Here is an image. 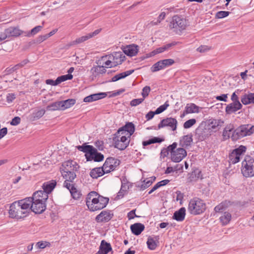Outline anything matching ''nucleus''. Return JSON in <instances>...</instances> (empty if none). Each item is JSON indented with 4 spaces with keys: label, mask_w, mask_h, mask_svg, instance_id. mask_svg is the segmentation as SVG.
<instances>
[{
    "label": "nucleus",
    "mask_w": 254,
    "mask_h": 254,
    "mask_svg": "<svg viewBox=\"0 0 254 254\" xmlns=\"http://www.w3.org/2000/svg\"><path fill=\"white\" fill-rule=\"evenodd\" d=\"M30 203L29 199L27 198L13 202L9 206V217L17 219L26 217L30 212Z\"/></svg>",
    "instance_id": "nucleus-1"
},
{
    "label": "nucleus",
    "mask_w": 254,
    "mask_h": 254,
    "mask_svg": "<svg viewBox=\"0 0 254 254\" xmlns=\"http://www.w3.org/2000/svg\"><path fill=\"white\" fill-rule=\"evenodd\" d=\"M109 199L104 197L95 191L88 193L86 198V205L90 211H96L105 208L109 202Z\"/></svg>",
    "instance_id": "nucleus-2"
},
{
    "label": "nucleus",
    "mask_w": 254,
    "mask_h": 254,
    "mask_svg": "<svg viewBox=\"0 0 254 254\" xmlns=\"http://www.w3.org/2000/svg\"><path fill=\"white\" fill-rule=\"evenodd\" d=\"M79 168V166L74 161L68 160L64 162L60 170L63 177L65 179L64 182L73 183L76 177L75 172L77 171Z\"/></svg>",
    "instance_id": "nucleus-3"
},
{
    "label": "nucleus",
    "mask_w": 254,
    "mask_h": 254,
    "mask_svg": "<svg viewBox=\"0 0 254 254\" xmlns=\"http://www.w3.org/2000/svg\"><path fill=\"white\" fill-rule=\"evenodd\" d=\"M125 59V56L121 52H114L112 54L102 56L97 64H102L107 67L111 68L122 64Z\"/></svg>",
    "instance_id": "nucleus-4"
},
{
    "label": "nucleus",
    "mask_w": 254,
    "mask_h": 254,
    "mask_svg": "<svg viewBox=\"0 0 254 254\" xmlns=\"http://www.w3.org/2000/svg\"><path fill=\"white\" fill-rule=\"evenodd\" d=\"M77 149L85 153V157L87 161H94L95 162H101L104 159V155L97 151V149L90 145L86 143L82 145L76 146Z\"/></svg>",
    "instance_id": "nucleus-5"
},
{
    "label": "nucleus",
    "mask_w": 254,
    "mask_h": 254,
    "mask_svg": "<svg viewBox=\"0 0 254 254\" xmlns=\"http://www.w3.org/2000/svg\"><path fill=\"white\" fill-rule=\"evenodd\" d=\"M189 25L188 21L186 18L181 15H176L173 16L169 27L171 29H173L177 34H180Z\"/></svg>",
    "instance_id": "nucleus-6"
},
{
    "label": "nucleus",
    "mask_w": 254,
    "mask_h": 254,
    "mask_svg": "<svg viewBox=\"0 0 254 254\" xmlns=\"http://www.w3.org/2000/svg\"><path fill=\"white\" fill-rule=\"evenodd\" d=\"M254 132V126H250L249 125H243L234 130L232 133L231 138L232 141H236L243 137L250 135Z\"/></svg>",
    "instance_id": "nucleus-7"
},
{
    "label": "nucleus",
    "mask_w": 254,
    "mask_h": 254,
    "mask_svg": "<svg viewBox=\"0 0 254 254\" xmlns=\"http://www.w3.org/2000/svg\"><path fill=\"white\" fill-rule=\"evenodd\" d=\"M206 209L205 203L198 198L191 199L189 202L188 210L192 215H198L203 213Z\"/></svg>",
    "instance_id": "nucleus-8"
},
{
    "label": "nucleus",
    "mask_w": 254,
    "mask_h": 254,
    "mask_svg": "<svg viewBox=\"0 0 254 254\" xmlns=\"http://www.w3.org/2000/svg\"><path fill=\"white\" fill-rule=\"evenodd\" d=\"M177 143L174 142L167 147V151L171 153V159L173 162H180L187 156V151L183 148L176 149Z\"/></svg>",
    "instance_id": "nucleus-9"
},
{
    "label": "nucleus",
    "mask_w": 254,
    "mask_h": 254,
    "mask_svg": "<svg viewBox=\"0 0 254 254\" xmlns=\"http://www.w3.org/2000/svg\"><path fill=\"white\" fill-rule=\"evenodd\" d=\"M241 171L243 175L246 177L254 176V159L250 156H246L242 163Z\"/></svg>",
    "instance_id": "nucleus-10"
},
{
    "label": "nucleus",
    "mask_w": 254,
    "mask_h": 254,
    "mask_svg": "<svg viewBox=\"0 0 254 254\" xmlns=\"http://www.w3.org/2000/svg\"><path fill=\"white\" fill-rule=\"evenodd\" d=\"M115 136L113 138L115 147L120 150L125 149L128 145L129 142L128 137H126V135L124 134H118V131L115 133Z\"/></svg>",
    "instance_id": "nucleus-11"
},
{
    "label": "nucleus",
    "mask_w": 254,
    "mask_h": 254,
    "mask_svg": "<svg viewBox=\"0 0 254 254\" xmlns=\"http://www.w3.org/2000/svg\"><path fill=\"white\" fill-rule=\"evenodd\" d=\"M24 33L18 27H10L5 29L4 32H0V38H1V41H2L7 37H17Z\"/></svg>",
    "instance_id": "nucleus-12"
},
{
    "label": "nucleus",
    "mask_w": 254,
    "mask_h": 254,
    "mask_svg": "<svg viewBox=\"0 0 254 254\" xmlns=\"http://www.w3.org/2000/svg\"><path fill=\"white\" fill-rule=\"evenodd\" d=\"M120 160L113 158L109 157L107 158L103 166L105 170V172L109 173L111 171H113L116 168L119 166L120 164Z\"/></svg>",
    "instance_id": "nucleus-13"
},
{
    "label": "nucleus",
    "mask_w": 254,
    "mask_h": 254,
    "mask_svg": "<svg viewBox=\"0 0 254 254\" xmlns=\"http://www.w3.org/2000/svg\"><path fill=\"white\" fill-rule=\"evenodd\" d=\"M174 63V60L171 59L160 60L152 65L151 67V70L153 72H156L168 66H171Z\"/></svg>",
    "instance_id": "nucleus-14"
},
{
    "label": "nucleus",
    "mask_w": 254,
    "mask_h": 254,
    "mask_svg": "<svg viewBox=\"0 0 254 254\" xmlns=\"http://www.w3.org/2000/svg\"><path fill=\"white\" fill-rule=\"evenodd\" d=\"M114 216V214L111 210H103L95 217V220L98 223H106L109 222Z\"/></svg>",
    "instance_id": "nucleus-15"
},
{
    "label": "nucleus",
    "mask_w": 254,
    "mask_h": 254,
    "mask_svg": "<svg viewBox=\"0 0 254 254\" xmlns=\"http://www.w3.org/2000/svg\"><path fill=\"white\" fill-rule=\"evenodd\" d=\"M177 123L178 122L176 119L167 118L161 121L158 125V127L160 129L165 127H169L172 130L175 131L177 129Z\"/></svg>",
    "instance_id": "nucleus-16"
},
{
    "label": "nucleus",
    "mask_w": 254,
    "mask_h": 254,
    "mask_svg": "<svg viewBox=\"0 0 254 254\" xmlns=\"http://www.w3.org/2000/svg\"><path fill=\"white\" fill-rule=\"evenodd\" d=\"M46 209L45 202L33 201L30 203V212L32 211L36 214L42 213Z\"/></svg>",
    "instance_id": "nucleus-17"
},
{
    "label": "nucleus",
    "mask_w": 254,
    "mask_h": 254,
    "mask_svg": "<svg viewBox=\"0 0 254 254\" xmlns=\"http://www.w3.org/2000/svg\"><path fill=\"white\" fill-rule=\"evenodd\" d=\"M134 130L135 127L134 124L131 122H128L118 130V134L128 135V137H130L134 133Z\"/></svg>",
    "instance_id": "nucleus-18"
},
{
    "label": "nucleus",
    "mask_w": 254,
    "mask_h": 254,
    "mask_svg": "<svg viewBox=\"0 0 254 254\" xmlns=\"http://www.w3.org/2000/svg\"><path fill=\"white\" fill-rule=\"evenodd\" d=\"M63 186L69 190L73 198L77 199L80 197L81 195L80 192L75 187L74 182L73 183L70 182H64Z\"/></svg>",
    "instance_id": "nucleus-19"
},
{
    "label": "nucleus",
    "mask_w": 254,
    "mask_h": 254,
    "mask_svg": "<svg viewBox=\"0 0 254 254\" xmlns=\"http://www.w3.org/2000/svg\"><path fill=\"white\" fill-rule=\"evenodd\" d=\"M48 198V195L43 190H38L34 192L32 197H27L31 202L33 201H39L45 202Z\"/></svg>",
    "instance_id": "nucleus-20"
},
{
    "label": "nucleus",
    "mask_w": 254,
    "mask_h": 254,
    "mask_svg": "<svg viewBox=\"0 0 254 254\" xmlns=\"http://www.w3.org/2000/svg\"><path fill=\"white\" fill-rule=\"evenodd\" d=\"M101 30V29H97V30H95L93 32L88 33L85 36H83L78 38H77L75 40L71 42L69 44V46H72L75 44H77L82 43V42L91 38L92 37L97 35V34H98L100 32Z\"/></svg>",
    "instance_id": "nucleus-21"
},
{
    "label": "nucleus",
    "mask_w": 254,
    "mask_h": 254,
    "mask_svg": "<svg viewBox=\"0 0 254 254\" xmlns=\"http://www.w3.org/2000/svg\"><path fill=\"white\" fill-rule=\"evenodd\" d=\"M196 135L200 140H203L211 135V131L208 128L198 127L196 129Z\"/></svg>",
    "instance_id": "nucleus-22"
},
{
    "label": "nucleus",
    "mask_w": 254,
    "mask_h": 254,
    "mask_svg": "<svg viewBox=\"0 0 254 254\" xmlns=\"http://www.w3.org/2000/svg\"><path fill=\"white\" fill-rule=\"evenodd\" d=\"M223 124V122L220 120L210 119L208 121V128L211 132H216L219 129Z\"/></svg>",
    "instance_id": "nucleus-23"
},
{
    "label": "nucleus",
    "mask_w": 254,
    "mask_h": 254,
    "mask_svg": "<svg viewBox=\"0 0 254 254\" xmlns=\"http://www.w3.org/2000/svg\"><path fill=\"white\" fill-rule=\"evenodd\" d=\"M124 53L127 56L133 57L135 56L138 51V46L134 45H129L126 46L124 49Z\"/></svg>",
    "instance_id": "nucleus-24"
},
{
    "label": "nucleus",
    "mask_w": 254,
    "mask_h": 254,
    "mask_svg": "<svg viewBox=\"0 0 254 254\" xmlns=\"http://www.w3.org/2000/svg\"><path fill=\"white\" fill-rule=\"evenodd\" d=\"M242 108V105L239 101L235 102L229 104L226 107V112L227 114H231L236 112Z\"/></svg>",
    "instance_id": "nucleus-25"
},
{
    "label": "nucleus",
    "mask_w": 254,
    "mask_h": 254,
    "mask_svg": "<svg viewBox=\"0 0 254 254\" xmlns=\"http://www.w3.org/2000/svg\"><path fill=\"white\" fill-rule=\"evenodd\" d=\"M242 103L245 105L254 104V93H248L243 95L241 99Z\"/></svg>",
    "instance_id": "nucleus-26"
},
{
    "label": "nucleus",
    "mask_w": 254,
    "mask_h": 254,
    "mask_svg": "<svg viewBox=\"0 0 254 254\" xmlns=\"http://www.w3.org/2000/svg\"><path fill=\"white\" fill-rule=\"evenodd\" d=\"M56 184L57 182L55 180H51L50 181L44 183L42 186V188L43 189V190L44 191V192H45L48 195L54 190L56 186Z\"/></svg>",
    "instance_id": "nucleus-27"
},
{
    "label": "nucleus",
    "mask_w": 254,
    "mask_h": 254,
    "mask_svg": "<svg viewBox=\"0 0 254 254\" xmlns=\"http://www.w3.org/2000/svg\"><path fill=\"white\" fill-rule=\"evenodd\" d=\"M112 251V247L109 243L102 240L100 246L99 250L97 254H107Z\"/></svg>",
    "instance_id": "nucleus-28"
},
{
    "label": "nucleus",
    "mask_w": 254,
    "mask_h": 254,
    "mask_svg": "<svg viewBox=\"0 0 254 254\" xmlns=\"http://www.w3.org/2000/svg\"><path fill=\"white\" fill-rule=\"evenodd\" d=\"M145 226L140 223H136L130 226L131 232L135 235L138 236L144 230Z\"/></svg>",
    "instance_id": "nucleus-29"
},
{
    "label": "nucleus",
    "mask_w": 254,
    "mask_h": 254,
    "mask_svg": "<svg viewBox=\"0 0 254 254\" xmlns=\"http://www.w3.org/2000/svg\"><path fill=\"white\" fill-rule=\"evenodd\" d=\"M186 215V208L185 207H181L178 211L174 212L173 218L177 221H183L185 218Z\"/></svg>",
    "instance_id": "nucleus-30"
},
{
    "label": "nucleus",
    "mask_w": 254,
    "mask_h": 254,
    "mask_svg": "<svg viewBox=\"0 0 254 254\" xmlns=\"http://www.w3.org/2000/svg\"><path fill=\"white\" fill-rule=\"evenodd\" d=\"M105 174H107V173L105 172L103 166L95 168L93 169L90 173V176L93 179H97L98 177L103 176Z\"/></svg>",
    "instance_id": "nucleus-31"
},
{
    "label": "nucleus",
    "mask_w": 254,
    "mask_h": 254,
    "mask_svg": "<svg viewBox=\"0 0 254 254\" xmlns=\"http://www.w3.org/2000/svg\"><path fill=\"white\" fill-rule=\"evenodd\" d=\"M192 135H184L180 141V145L182 147L187 148L190 146L192 142Z\"/></svg>",
    "instance_id": "nucleus-32"
},
{
    "label": "nucleus",
    "mask_w": 254,
    "mask_h": 254,
    "mask_svg": "<svg viewBox=\"0 0 254 254\" xmlns=\"http://www.w3.org/2000/svg\"><path fill=\"white\" fill-rule=\"evenodd\" d=\"M199 111V107L193 103L187 104L185 110L184 112V115L190 113H197Z\"/></svg>",
    "instance_id": "nucleus-33"
},
{
    "label": "nucleus",
    "mask_w": 254,
    "mask_h": 254,
    "mask_svg": "<svg viewBox=\"0 0 254 254\" xmlns=\"http://www.w3.org/2000/svg\"><path fill=\"white\" fill-rule=\"evenodd\" d=\"M234 127L233 124H230L227 125L224 128L223 131V137L224 140L231 138V132L233 131Z\"/></svg>",
    "instance_id": "nucleus-34"
},
{
    "label": "nucleus",
    "mask_w": 254,
    "mask_h": 254,
    "mask_svg": "<svg viewBox=\"0 0 254 254\" xmlns=\"http://www.w3.org/2000/svg\"><path fill=\"white\" fill-rule=\"evenodd\" d=\"M159 237L156 236L155 238L149 237L147 241V245L148 249L151 250H155L157 247V243Z\"/></svg>",
    "instance_id": "nucleus-35"
},
{
    "label": "nucleus",
    "mask_w": 254,
    "mask_h": 254,
    "mask_svg": "<svg viewBox=\"0 0 254 254\" xmlns=\"http://www.w3.org/2000/svg\"><path fill=\"white\" fill-rule=\"evenodd\" d=\"M133 72H134V70L132 69V70H127L125 72H123L120 73L119 74H118L114 76L112 78L111 81L116 82L119 80L124 78L126 77L127 76L132 74Z\"/></svg>",
    "instance_id": "nucleus-36"
},
{
    "label": "nucleus",
    "mask_w": 254,
    "mask_h": 254,
    "mask_svg": "<svg viewBox=\"0 0 254 254\" xmlns=\"http://www.w3.org/2000/svg\"><path fill=\"white\" fill-rule=\"evenodd\" d=\"M101 64L102 65L94 66L91 69V72L95 76H96L100 74L105 73L106 72V70L103 65L104 64Z\"/></svg>",
    "instance_id": "nucleus-37"
},
{
    "label": "nucleus",
    "mask_w": 254,
    "mask_h": 254,
    "mask_svg": "<svg viewBox=\"0 0 254 254\" xmlns=\"http://www.w3.org/2000/svg\"><path fill=\"white\" fill-rule=\"evenodd\" d=\"M201 172L199 169L194 170L190 174L189 180L190 182L196 181L198 179H202Z\"/></svg>",
    "instance_id": "nucleus-38"
},
{
    "label": "nucleus",
    "mask_w": 254,
    "mask_h": 254,
    "mask_svg": "<svg viewBox=\"0 0 254 254\" xmlns=\"http://www.w3.org/2000/svg\"><path fill=\"white\" fill-rule=\"evenodd\" d=\"M61 102L57 101L47 106V110L48 111H56L63 110Z\"/></svg>",
    "instance_id": "nucleus-39"
},
{
    "label": "nucleus",
    "mask_w": 254,
    "mask_h": 254,
    "mask_svg": "<svg viewBox=\"0 0 254 254\" xmlns=\"http://www.w3.org/2000/svg\"><path fill=\"white\" fill-rule=\"evenodd\" d=\"M63 110L69 108L76 103V100L74 99H68L64 101H61Z\"/></svg>",
    "instance_id": "nucleus-40"
},
{
    "label": "nucleus",
    "mask_w": 254,
    "mask_h": 254,
    "mask_svg": "<svg viewBox=\"0 0 254 254\" xmlns=\"http://www.w3.org/2000/svg\"><path fill=\"white\" fill-rule=\"evenodd\" d=\"M231 214L228 212H225L220 217V222L223 225L228 224L231 220Z\"/></svg>",
    "instance_id": "nucleus-41"
},
{
    "label": "nucleus",
    "mask_w": 254,
    "mask_h": 254,
    "mask_svg": "<svg viewBox=\"0 0 254 254\" xmlns=\"http://www.w3.org/2000/svg\"><path fill=\"white\" fill-rule=\"evenodd\" d=\"M240 157L232 151L229 155V159L233 164H236L240 161Z\"/></svg>",
    "instance_id": "nucleus-42"
},
{
    "label": "nucleus",
    "mask_w": 254,
    "mask_h": 254,
    "mask_svg": "<svg viewBox=\"0 0 254 254\" xmlns=\"http://www.w3.org/2000/svg\"><path fill=\"white\" fill-rule=\"evenodd\" d=\"M45 113V110L44 109H41L33 112L32 114V117L34 120L39 119L41 118Z\"/></svg>",
    "instance_id": "nucleus-43"
},
{
    "label": "nucleus",
    "mask_w": 254,
    "mask_h": 254,
    "mask_svg": "<svg viewBox=\"0 0 254 254\" xmlns=\"http://www.w3.org/2000/svg\"><path fill=\"white\" fill-rule=\"evenodd\" d=\"M247 148L245 146L240 145L238 148L235 149L233 150L235 153H236L238 156L243 154L246 151Z\"/></svg>",
    "instance_id": "nucleus-44"
},
{
    "label": "nucleus",
    "mask_w": 254,
    "mask_h": 254,
    "mask_svg": "<svg viewBox=\"0 0 254 254\" xmlns=\"http://www.w3.org/2000/svg\"><path fill=\"white\" fill-rule=\"evenodd\" d=\"M107 96V94L104 92H101L96 94H93L91 95L93 101H96L105 97Z\"/></svg>",
    "instance_id": "nucleus-45"
},
{
    "label": "nucleus",
    "mask_w": 254,
    "mask_h": 254,
    "mask_svg": "<svg viewBox=\"0 0 254 254\" xmlns=\"http://www.w3.org/2000/svg\"><path fill=\"white\" fill-rule=\"evenodd\" d=\"M43 28V26H37L33 28L30 32H28L26 36L28 37H30L31 35H34L37 34L38 32L40 31Z\"/></svg>",
    "instance_id": "nucleus-46"
},
{
    "label": "nucleus",
    "mask_w": 254,
    "mask_h": 254,
    "mask_svg": "<svg viewBox=\"0 0 254 254\" xmlns=\"http://www.w3.org/2000/svg\"><path fill=\"white\" fill-rule=\"evenodd\" d=\"M196 120L195 119H191L187 121L184 124V127L185 128H189L191 127L196 123Z\"/></svg>",
    "instance_id": "nucleus-47"
},
{
    "label": "nucleus",
    "mask_w": 254,
    "mask_h": 254,
    "mask_svg": "<svg viewBox=\"0 0 254 254\" xmlns=\"http://www.w3.org/2000/svg\"><path fill=\"white\" fill-rule=\"evenodd\" d=\"M227 205L226 201L220 203L219 205L216 206L214 208V210L216 212H220L222 210H224Z\"/></svg>",
    "instance_id": "nucleus-48"
},
{
    "label": "nucleus",
    "mask_w": 254,
    "mask_h": 254,
    "mask_svg": "<svg viewBox=\"0 0 254 254\" xmlns=\"http://www.w3.org/2000/svg\"><path fill=\"white\" fill-rule=\"evenodd\" d=\"M153 183V181L148 179L144 180L143 184L140 186V189L144 190L149 187Z\"/></svg>",
    "instance_id": "nucleus-49"
},
{
    "label": "nucleus",
    "mask_w": 254,
    "mask_h": 254,
    "mask_svg": "<svg viewBox=\"0 0 254 254\" xmlns=\"http://www.w3.org/2000/svg\"><path fill=\"white\" fill-rule=\"evenodd\" d=\"M230 14V12L226 11H220L216 13V17L217 18H222L227 17Z\"/></svg>",
    "instance_id": "nucleus-50"
},
{
    "label": "nucleus",
    "mask_w": 254,
    "mask_h": 254,
    "mask_svg": "<svg viewBox=\"0 0 254 254\" xmlns=\"http://www.w3.org/2000/svg\"><path fill=\"white\" fill-rule=\"evenodd\" d=\"M150 87L148 86H145L143 89L142 92V96L143 97L142 98H144V99L148 96L150 91Z\"/></svg>",
    "instance_id": "nucleus-51"
},
{
    "label": "nucleus",
    "mask_w": 254,
    "mask_h": 254,
    "mask_svg": "<svg viewBox=\"0 0 254 254\" xmlns=\"http://www.w3.org/2000/svg\"><path fill=\"white\" fill-rule=\"evenodd\" d=\"M168 106L169 105L166 103L160 106L156 110V111H155V113H156V114H159L162 113L167 109Z\"/></svg>",
    "instance_id": "nucleus-52"
},
{
    "label": "nucleus",
    "mask_w": 254,
    "mask_h": 254,
    "mask_svg": "<svg viewBox=\"0 0 254 254\" xmlns=\"http://www.w3.org/2000/svg\"><path fill=\"white\" fill-rule=\"evenodd\" d=\"M96 147L100 151H102L104 148V142L102 140H97L95 142Z\"/></svg>",
    "instance_id": "nucleus-53"
},
{
    "label": "nucleus",
    "mask_w": 254,
    "mask_h": 254,
    "mask_svg": "<svg viewBox=\"0 0 254 254\" xmlns=\"http://www.w3.org/2000/svg\"><path fill=\"white\" fill-rule=\"evenodd\" d=\"M144 101V98L134 99L131 101L130 105L131 106H136Z\"/></svg>",
    "instance_id": "nucleus-54"
},
{
    "label": "nucleus",
    "mask_w": 254,
    "mask_h": 254,
    "mask_svg": "<svg viewBox=\"0 0 254 254\" xmlns=\"http://www.w3.org/2000/svg\"><path fill=\"white\" fill-rule=\"evenodd\" d=\"M49 38L47 34L44 35H40L38 37V38L36 39V43H41V42L44 41L46 39H47Z\"/></svg>",
    "instance_id": "nucleus-55"
},
{
    "label": "nucleus",
    "mask_w": 254,
    "mask_h": 254,
    "mask_svg": "<svg viewBox=\"0 0 254 254\" xmlns=\"http://www.w3.org/2000/svg\"><path fill=\"white\" fill-rule=\"evenodd\" d=\"M165 51L164 48L163 46L161 47H159L158 48H157L156 49L154 50L151 53V56H154L156 54L161 53Z\"/></svg>",
    "instance_id": "nucleus-56"
},
{
    "label": "nucleus",
    "mask_w": 254,
    "mask_h": 254,
    "mask_svg": "<svg viewBox=\"0 0 254 254\" xmlns=\"http://www.w3.org/2000/svg\"><path fill=\"white\" fill-rule=\"evenodd\" d=\"M21 121V119L19 117H15L13 119H12V121L10 122V125L12 126H17L20 124Z\"/></svg>",
    "instance_id": "nucleus-57"
},
{
    "label": "nucleus",
    "mask_w": 254,
    "mask_h": 254,
    "mask_svg": "<svg viewBox=\"0 0 254 254\" xmlns=\"http://www.w3.org/2000/svg\"><path fill=\"white\" fill-rule=\"evenodd\" d=\"M135 209L132 210L130 212H129L127 214V217L129 220L133 219L135 217H138V216H137L135 214Z\"/></svg>",
    "instance_id": "nucleus-58"
},
{
    "label": "nucleus",
    "mask_w": 254,
    "mask_h": 254,
    "mask_svg": "<svg viewBox=\"0 0 254 254\" xmlns=\"http://www.w3.org/2000/svg\"><path fill=\"white\" fill-rule=\"evenodd\" d=\"M15 98V95L14 93H8L6 96V101L8 103L12 102Z\"/></svg>",
    "instance_id": "nucleus-59"
},
{
    "label": "nucleus",
    "mask_w": 254,
    "mask_h": 254,
    "mask_svg": "<svg viewBox=\"0 0 254 254\" xmlns=\"http://www.w3.org/2000/svg\"><path fill=\"white\" fill-rule=\"evenodd\" d=\"M209 50L207 46H200L197 49V51L200 53H204Z\"/></svg>",
    "instance_id": "nucleus-60"
},
{
    "label": "nucleus",
    "mask_w": 254,
    "mask_h": 254,
    "mask_svg": "<svg viewBox=\"0 0 254 254\" xmlns=\"http://www.w3.org/2000/svg\"><path fill=\"white\" fill-rule=\"evenodd\" d=\"M155 114H156L155 113V112L150 111L146 115L145 118L147 121L150 120L153 118Z\"/></svg>",
    "instance_id": "nucleus-61"
},
{
    "label": "nucleus",
    "mask_w": 254,
    "mask_h": 254,
    "mask_svg": "<svg viewBox=\"0 0 254 254\" xmlns=\"http://www.w3.org/2000/svg\"><path fill=\"white\" fill-rule=\"evenodd\" d=\"M7 129L6 127H3L0 129V139L2 138L7 134Z\"/></svg>",
    "instance_id": "nucleus-62"
},
{
    "label": "nucleus",
    "mask_w": 254,
    "mask_h": 254,
    "mask_svg": "<svg viewBox=\"0 0 254 254\" xmlns=\"http://www.w3.org/2000/svg\"><path fill=\"white\" fill-rule=\"evenodd\" d=\"M66 80V78L64 75H62L61 76L58 77L56 80V84H59L61 82L64 81Z\"/></svg>",
    "instance_id": "nucleus-63"
},
{
    "label": "nucleus",
    "mask_w": 254,
    "mask_h": 254,
    "mask_svg": "<svg viewBox=\"0 0 254 254\" xmlns=\"http://www.w3.org/2000/svg\"><path fill=\"white\" fill-rule=\"evenodd\" d=\"M152 143H161L162 142L164 139H162L161 138L158 137H154L152 138L151 139Z\"/></svg>",
    "instance_id": "nucleus-64"
}]
</instances>
